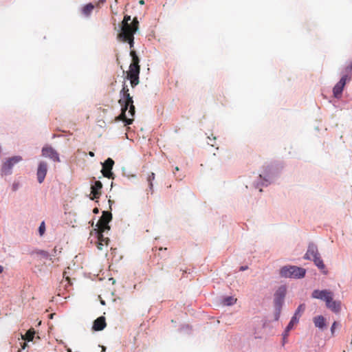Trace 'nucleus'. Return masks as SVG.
Listing matches in <instances>:
<instances>
[{
	"label": "nucleus",
	"mask_w": 352,
	"mask_h": 352,
	"mask_svg": "<svg viewBox=\"0 0 352 352\" xmlns=\"http://www.w3.org/2000/svg\"><path fill=\"white\" fill-rule=\"evenodd\" d=\"M306 270L297 266H285L280 269L281 276L285 278H300L305 276Z\"/></svg>",
	"instance_id": "1"
},
{
	"label": "nucleus",
	"mask_w": 352,
	"mask_h": 352,
	"mask_svg": "<svg viewBox=\"0 0 352 352\" xmlns=\"http://www.w3.org/2000/svg\"><path fill=\"white\" fill-rule=\"evenodd\" d=\"M112 219V214L110 212L103 211L102 214L100 219L98 220L96 226L98 228V230L100 232H106L110 230V226H109V223Z\"/></svg>",
	"instance_id": "2"
},
{
	"label": "nucleus",
	"mask_w": 352,
	"mask_h": 352,
	"mask_svg": "<svg viewBox=\"0 0 352 352\" xmlns=\"http://www.w3.org/2000/svg\"><path fill=\"white\" fill-rule=\"evenodd\" d=\"M131 21V16L129 15H125L124 16L123 21H122V25H121V31L120 32H127L133 31L134 28H135V30H138V25L139 22L138 21V19L135 17L131 23H129V21Z\"/></svg>",
	"instance_id": "3"
},
{
	"label": "nucleus",
	"mask_w": 352,
	"mask_h": 352,
	"mask_svg": "<svg viewBox=\"0 0 352 352\" xmlns=\"http://www.w3.org/2000/svg\"><path fill=\"white\" fill-rule=\"evenodd\" d=\"M140 72V66L129 65V70L127 72V78L130 80L132 87H134L139 84Z\"/></svg>",
	"instance_id": "4"
},
{
	"label": "nucleus",
	"mask_w": 352,
	"mask_h": 352,
	"mask_svg": "<svg viewBox=\"0 0 352 352\" xmlns=\"http://www.w3.org/2000/svg\"><path fill=\"white\" fill-rule=\"evenodd\" d=\"M286 287L282 285L278 288V289L276 291L274 294V305L278 311H280L282 307L286 295Z\"/></svg>",
	"instance_id": "5"
},
{
	"label": "nucleus",
	"mask_w": 352,
	"mask_h": 352,
	"mask_svg": "<svg viewBox=\"0 0 352 352\" xmlns=\"http://www.w3.org/2000/svg\"><path fill=\"white\" fill-rule=\"evenodd\" d=\"M22 160L21 156H14L8 159L3 164L1 168L2 173L5 175H9L11 173L12 166Z\"/></svg>",
	"instance_id": "6"
},
{
	"label": "nucleus",
	"mask_w": 352,
	"mask_h": 352,
	"mask_svg": "<svg viewBox=\"0 0 352 352\" xmlns=\"http://www.w3.org/2000/svg\"><path fill=\"white\" fill-rule=\"evenodd\" d=\"M350 78L348 77L347 75H344L340 81L336 83V85L334 86L333 89V96L336 98H340L342 97V91L344 89V87L346 83L347 80H349Z\"/></svg>",
	"instance_id": "7"
},
{
	"label": "nucleus",
	"mask_w": 352,
	"mask_h": 352,
	"mask_svg": "<svg viewBox=\"0 0 352 352\" xmlns=\"http://www.w3.org/2000/svg\"><path fill=\"white\" fill-rule=\"evenodd\" d=\"M102 173L104 177L109 179H113V173L111 172L114 165V161L111 158H108L102 163Z\"/></svg>",
	"instance_id": "8"
},
{
	"label": "nucleus",
	"mask_w": 352,
	"mask_h": 352,
	"mask_svg": "<svg viewBox=\"0 0 352 352\" xmlns=\"http://www.w3.org/2000/svg\"><path fill=\"white\" fill-rule=\"evenodd\" d=\"M135 28L133 31L127 32H120L118 34V39L122 42H128L130 48H132L134 45V34L136 32Z\"/></svg>",
	"instance_id": "9"
},
{
	"label": "nucleus",
	"mask_w": 352,
	"mask_h": 352,
	"mask_svg": "<svg viewBox=\"0 0 352 352\" xmlns=\"http://www.w3.org/2000/svg\"><path fill=\"white\" fill-rule=\"evenodd\" d=\"M333 294V293L329 290L324 289V290H318L316 289L314 290L311 294V297L313 298L316 299H320L325 302L331 299V296Z\"/></svg>",
	"instance_id": "10"
},
{
	"label": "nucleus",
	"mask_w": 352,
	"mask_h": 352,
	"mask_svg": "<svg viewBox=\"0 0 352 352\" xmlns=\"http://www.w3.org/2000/svg\"><path fill=\"white\" fill-rule=\"evenodd\" d=\"M42 155L52 159L54 162H59L58 153L51 146H45L42 149Z\"/></svg>",
	"instance_id": "11"
},
{
	"label": "nucleus",
	"mask_w": 352,
	"mask_h": 352,
	"mask_svg": "<svg viewBox=\"0 0 352 352\" xmlns=\"http://www.w3.org/2000/svg\"><path fill=\"white\" fill-rule=\"evenodd\" d=\"M47 172V164L46 162H41L38 164V169H37V179L38 182L41 184L45 179V177L46 176Z\"/></svg>",
	"instance_id": "12"
},
{
	"label": "nucleus",
	"mask_w": 352,
	"mask_h": 352,
	"mask_svg": "<svg viewBox=\"0 0 352 352\" xmlns=\"http://www.w3.org/2000/svg\"><path fill=\"white\" fill-rule=\"evenodd\" d=\"M102 188V183L100 181H96L94 184L91 187V195H92L91 199L94 200L98 199L101 195Z\"/></svg>",
	"instance_id": "13"
},
{
	"label": "nucleus",
	"mask_w": 352,
	"mask_h": 352,
	"mask_svg": "<svg viewBox=\"0 0 352 352\" xmlns=\"http://www.w3.org/2000/svg\"><path fill=\"white\" fill-rule=\"evenodd\" d=\"M320 254L318 253V250L317 247L314 244H310L308 247V250L305 255V258L306 259L312 260L316 257L318 256Z\"/></svg>",
	"instance_id": "14"
},
{
	"label": "nucleus",
	"mask_w": 352,
	"mask_h": 352,
	"mask_svg": "<svg viewBox=\"0 0 352 352\" xmlns=\"http://www.w3.org/2000/svg\"><path fill=\"white\" fill-rule=\"evenodd\" d=\"M121 107V113L118 117L116 118V120H122L125 123V125L131 124L133 123V118H127L126 116V111H127L128 107H126V106Z\"/></svg>",
	"instance_id": "15"
},
{
	"label": "nucleus",
	"mask_w": 352,
	"mask_h": 352,
	"mask_svg": "<svg viewBox=\"0 0 352 352\" xmlns=\"http://www.w3.org/2000/svg\"><path fill=\"white\" fill-rule=\"evenodd\" d=\"M104 232H100L98 230L97 248L100 250H102L104 245L107 246L109 241V238L104 236Z\"/></svg>",
	"instance_id": "16"
},
{
	"label": "nucleus",
	"mask_w": 352,
	"mask_h": 352,
	"mask_svg": "<svg viewBox=\"0 0 352 352\" xmlns=\"http://www.w3.org/2000/svg\"><path fill=\"white\" fill-rule=\"evenodd\" d=\"M106 325L105 318L100 316L94 320L92 329L96 331H102L105 328Z\"/></svg>",
	"instance_id": "17"
},
{
	"label": "nucleus",
	"mask_w": 352,
	"mask_h": 352,
	"mask_svg": "<svg viewBox=\"0 0 352 352\" xmlns=\"http://www.w3.org/2000/svg\"><path fill=\"white\" fill-rule=\"evenodd\" d=\"M326 306L327 308L331 309L333 312H338L340 310V303L338 301L333 300V294L331 296V299H329L326 302Z\"/></svg>",
	"instance_id": "18"
},
{
	"label": "nucleus",
	"mask_w": 352,
	"mask_h": 352,
	"mask_svg": "<svg viewBox=\"0 0 352 352\" xmlns=\"http://www.w3.org/2000/svg\"><path fill=\"white\" fill-rule=\"evenodd\" d=\"M122 94L123 98L118 100V103L121 106H126V107H129L130 104L133 103V98L130 96L129 92Z\"/></svg>",
	"instance_id": "19"
},
{
	"label": "nucleus",
	"mask_w": 352,
	"mask_h": 352,
	"mask_svg": "<svg viewBox=\"0 0 352 352\" xmlns=\"http://www.w3.org/2000/svg\"><path fill=\"white\" fill-rule=\"evenodd\" d=\"M314 322L316 327L322 329L326 325L325 318L322 316H318L314 318Z\"/></svg>",
	"instance_id": "20"
},
{
	"label": "nucleus",
	"mask_w": 352,
	"mask_h": 352,
	"mask_svg": "<svg viewBox=\"0 0 352 352\" xmlns=\"http://www.w3.org/2000/svg\"><path fill=\"white\" fill-rule=\"evenodd\" d=\"M312 261L314 262L315 265L321 270H323V272L324 274L327 273L326 271H324L325 270V265L322 261V260L321 259L320 255L317 257H316L315 258L312 259Z\"/></svg>",
	"instance_id": "21"
},
{
	"label": "nucleus",
	"mask_w": 352,
	"mask_h": 352,
	"mask_svg": "<svg viewBox=\"0 0 352 352\" xmlns=\"http://www.w3.org/2000/svg\"><path fill=\"white\" fill-rule=\"evenodd\" d=\"M35 331L34 329H29L24 336H22V339L28 342L32 341L34 337Z\"/></svg>",
	"instance_id": "22"
},
{
	"label": "nucleus",
	"mask_w": 352,
	"mask_h": 352,
	"mask_svg": "<svg viewBox=\"0 0 352 352\" xmlns=\"http://www.w3.org/2000/svg\"><path fill=\"white\" fill-rule=\"evenodd\" d=\"M130 55L132 58V62L130 64V65H136V66H140L139 63H140V58L138 56L136 52L134 51V50H131V52H130Z\"/></svg>",
	"instance_id": "23"
},
{
	"label": "nucleus",
	"mask_w": 352,
	"mask_h": 352,
	"mask_svg": "<svg viewBox=\"0 0 352 352\" xmlns=\"http://www.w3.org/2000/svg\"><path fill=\"white\" fill-rule=\"evenodd\" d=\"M94 8V6L92 3H88L85 6L82 10V12L84 15L88 16Z\"/></svg>",
	"instance_id": "24"
},
{
	"label": "nucleus",
	"mask_w": 352,
	"mask_h": 352,
	"mask_svg": "<svg viewBox=\"0 0 352 352\" xmlns=\"http://www.w3.org/2000/svg\"><path fill=\"white\" fill-rule=\"evenodd\" d=\"M236 302V298H234L232 296H228L223 300V304L224 305H228V306L232 305L235 304Z\"/></svg>",
	"instance_id": "25"
},
{
	"label": "nucleus",
	"mask_w": 352,
	"mask_h": 352,
	"mask_svg": "<svg viewBox=\"0 0 352 352\" xmlns=\"http://www.w3.org/2000/svg\"><path fill=\"white\" fill-rule=\"evenodd\" d=\"M155 175L154 173H151L147 177V182H148L149 188H150L151 192H153V181L155 179Z\"/></svg>",
	"instance_id": "26"
},
{
	"label": "nucleus",
	"mask_w": 352,
	"mask_h": 352,
	"mask_svg": "<svg viewBox=\"0 0 352 352\" xmlns=\"http://www.w3.org/2000/svg\"><path fill=\"white\" fill-rule=\"evenodd\" d=\"M296 322H297L296 318V316H294L289 322L287 327H286V331L289 332L293 328L294 324Z\"/></svg>",
	"instance_id": "27"
},
{
	"label": "nucleus",
	"mask_w": 352,
	"mask_h": 352,
	"mask_svg": "<svg viewBox=\"0 0 352 352\" xmlns=\"http://www.w3.org/2000/svg\"><path fill=\"white\" fill-rule=\"evenodd\" d=\"M128 109H129V113L130 114V116L131 117H133L135 115V106L133 105V103L130 104L129 105Z\"/></svg>",
	"instance_id": "28"
},
{
	"label": "nucleus",
	"mask_w": 352,
	"mask_h": 352,
	"mask_svg": "<svg viewBox=\"0 0 352 352\" xmlns=\"http://www.w3.org/2000/svg\"><path fill=\"white\" fill-rule=\"evenodd\" d=\"M45 222L43 221V222H41V223L38 228V232H39L40 235L42 236L45 233Z\"/></svg>",
	"instance_id": "29"
},
{
	"label": "nucleus",
	"mask_w": 352,
	"mask_h": 352,
	"mask_svg": "<svg viewBox=\"0 0 352 352\" xmlns=\"http://www.w3.org/2000/svg\"><path fill=\"white\" fill-rule=\"evenodd\" d=\"M38 254L44 258H48L50 256L48 252L44 250H40L39 252H38Z\"/></svg>",
	"instance_id": "30"
},
{
	"label": "nucleus",
	"mask_w": 352,
	"mask_h": 352,
	"mask_svg": "<svg viewBox=\"0 0 352 352\" xmlns=\"http://www.w3.org/2000/svg\"><path fill=\"white\" fill-rule=\"evenodd\" d=\"M305 309V305L302 304V305H300L296 311V315L298 314L299 312L300 311H303Z\"/></svg>",
	"instance_id": "31"
},
{
	"label": "nucleus",
	"mask_w": 352,
	"mask_h": 352,
	"mask_svg": "<svg viewBox=\"0 0 352 352\" xmlns=\"http://www.w3.org/2000/svg\"><path fill=\"white\" fill-rule=\"evenodd\" d=\"M338 325V323L337 322H334L331 327V334L333 335L335 332V329L336 327Z\"/></svg>",
	"instance_id": "32"
},
{
	"label": "nucleus",
	"mask_w": 352,
	"mask_h": 352,
	"mask_svg": "<svg viewBox=\"0 0 352 352\" xmlns=\"http://www.w3.org/2000/svg\"><path fill=\"white\" fill-rule=\"evenodd\" d=\"M129 91V88H128L127 85H124L123 87H122V90L120 91V94H126V93H128Z\"/></svg>",
	"instance_id": "33"
},
{
	"label": "nucleus",
	"mask_w": 352,
	"mask_h": 352,
	"mask_svg": "<svg viewBox=\"0 0 352 352\" xmlns=\"http://www.w3.org/2000/svg\"><path fill=\"white\" fill-rule=\"evenodd\" d=\"M288 331H286L285 332V333L283 334V344L284 345L285 343L286 342V338L287 336H288Z\"/></svg>",
	"instance_id": "34"
},
{
	"label": "nucleus",
	"mask_w": 352,
	"mask_h": 352,
	"mask_svg": "<svg viewBox=\"0 0 352 352\" xmlns=\"http://www.w3.org/2000/svg\"><path fill=\"white\" fill-rule=\"evenodd\" d=\"M18 187H19V186H18V184H13V186H12V190H13L14 191H15V190H16L18 189Z\"/></svg>",
	"instance_id": "35"
},
{
	"label": "nucleus",
	"mask_w": 352,
	"mask_h": 352,
	"mask_svg": "<svg viewBox=\"0 0 352 352\" xmlns=\"http://www.w3.org/2000/svg\"><path fill=\"white\" fill-rule=\"evenodd\" d=\"M247 269H248V266H242V267H241L240 270L241 271H244V270H245Z\"/></svg>",
	"instance_id": "36"
},
{
	"label": "nucleus",
	"mask_w": 352,
	"mask_h": 352,
	"mask_svg": "<svg viewBox=\"0 0 352 352\" xmlns=\"http://www.w3.org/2000/svg\"><path fill=\"white\" fill-rule=\"evenodd\" d=\"M28 344L25 342H23L21 345L22 349H25Z\"/></svg>",
	"instance_id": "37"
},
{
	"label": "nucleus",
	"mask_w": 352,
	"mask_h": 352,
	"mask_svg": "<svg viewBox=\"0 0 352 352\" xmlns=\"http://www.w3.org/2000/svg\"><path fill=\"white\" fill-rule=\"evenodd\" d=\"M106 1V0H98V4H103L104 2Z\"/></svg>",
	"instance_id": "38"
},
{
	"label": "nucleus",
	"mask_w": 352,
	"mask_h": 352,
	"mask_svg": "<svg viewBox=\"0 0 352 352\" xmlns=\"http://www.w3.org/2000/svg\"><path fill=\"white\" fill-rule=\"evenodd\" d=\"M94 213H98V209L97 208H95L93 210Z\"/></svg>",
	"instance_id": "39"
},
{
	"label": "nucleus",
	"mask_w": 352,
	"mask_h": 352,
	"mask_svg": "<svg viewBox=\"0 0 352 352\" xmlns=\"http://www.w3.org/2000/svg\"><path fill=\"white\" fill-rule=\"evenodd\" d=\"M89 155L91 157H94V152H92V151H90V152H89Z\"/></svg>",
	"instance_id": "40"
},
{
	"label": "nucleus",
	"mask_w": 352,
	"mask_h": 352,
	"mask_svg": "<svg viewBox=\"0 0 352 352\" xmlns=\"http://www.w3.org/2000/svg\"><path fill=\"white\" fill-rule=\"evenodd\" d=\"M106 351V347L105 346H102V352H105Z\"/></svg>",
	"instance_id": "41"
},
{
	"label": "nucleus",
	"mask_w": 352,
	"mask_h": 352,
	"mask_svg": "<svg viewBox=\"0 0 352 352\" xmlns=\"http://www.w3.org/2000/svg\"><path fill=\"white\" fill-rule=\"evenodd\" d=\"M3 267L1 265H0V274L3 272Z\"/></svg>",
	"instance_id": "42"
},
{
	"label": "nucleus",
	"mask_w": 352,
	"mask_h": 352,
	"mask_svg": "<svg viewBox=\"0 0 352 352\" xmlns=\"http://www.w3.org/2000/svg\"><path fill=\"white\" fill-rule=\"evenodd\" d=\"M139 3L142 5L144 3V0H140Z\"/></svg>",
	"instance_id": "43"
},
{
	"label": "nucleus",
	"mask_w": 352,
	"mask_h": 352,
	"mask_svg": "<svg viewBox=\"0 0 352 352\" xmlns=\"http://www.w3.org/2000/svg\"><path fill=\"white\" fill-rule=\"evenodd\" d=\"M175 170L178 171L179 170V168L177 166L175 167Z\"/></svg>",
	"instance_id": "44"
},
{
	"label": "nucleus",
	"mask_w": 352,
	"mask_h": 352,
	"mask_svg": "<svg viewBox=\"0 0 352 352\" xmlns=\"http://www.w3.org/2000/svg\"><path fill=\"white\" fill-rule=\"evenodd\" d=\"M54 253H56V248H54Z\"/></svg>",
	"instance_id": "45"
},
{
	"label": "nucleus",
	"mask_w": 352,
	"mask_h": 352,
	"mask_svg": "<svg viewBox=\"0 0 352 352\" xmlns=\"http://www.w3.org/2000/svg\"><path fill=\"white\" fill-rule=\"evenodd\" d=\"M53 315H54V314H51V315H50V318H53Z\"/></svg>",
	"instance_id": "46"
},
{
	"label": "nucleus",
	"mask_w": 352,
	"mask_h": 352,
	"mask_svg": "<svg viewBox=\"0 0 352 352\" xmlns=\"http://www.w3.org/2000/svg\"><path fill=\"white\" fill-rule=\"evenodd\" d=\"M18 352H21V350H19Z\"/></svg>",
	"instance_id": "47"
},
{
	"label": "nucleus",
	"mask_w": 352,
	"mask_h": 352,
	"mask_svg": "<svg viewBox=\"0 0 352 352\" xmlns=\"http://www.w3.org/2000/svg\"><path fill=\"white\" fill-rule=\"evenodd\" d=\"M116 2H117L118 1L117 0H115Z\"/></svg>",
	"instance_id": "48"
}]
</instances>
